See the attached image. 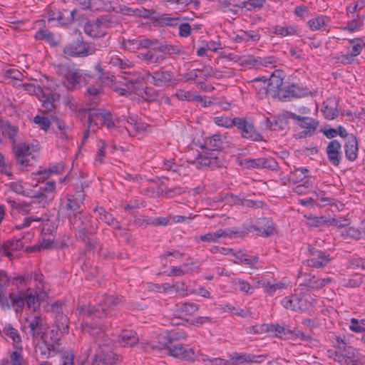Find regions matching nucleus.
I'll list each match as a JSON object with an SVG mask.
<instances>
[{"instance_id":"1","label":"nucleus","mask_w":365,"mask_h":365,"mask_svg":"<svg viewBox=\"0 0 365 365\" xmlns=\"http://www.w3.org/2000/svg\"><path fill=\"white\" fill-rule=\"evenodd\" d=\"M103 326L97 321L91 322L88 325V331L94 340L93 349H95L96 353L93 356V364L95 365H99L100 363L105 365H113L120 361V356L108 349L110 340L105 334Z\"/></svg>"},{"instance_id":"2","label":"nucleus","mask_w":365,"mask_h":365,"mask_svg":"<svg viewBox=\"0 0 365 365\" xmlns=\"http://www.w3.org/2000/svg\"><path fill=\"white\" fill-rule=\"evenodd\" d=\"M337 349L339 351L328 350V356L340 365H359L360 361L355 349L346 346L343 340L337 337Z\"/></svg>"},{"instance_id":"3","label":"nucleus","mask_w":365,"mask_h":365,"mask_svg":"<svg viewBox=\"0 0 365 365\" xmlns=\"http://www.w3.org/2000/svg\"><path fill=\"white\" fill-rule=\"evenodd\" d=\"M120 302V299L117 297L105 295L99 304L101 309L91 305H83L78 306L76 310L79 314L86 318H91L92 320H94L95 318L102 319L107 315L106 312L107 309L118 305Z\"/></svg>"},{"instance_id":"4","label":"nucleus","mask_w":365,"mask_h":365,"mask_svg":"<svg viewBox=\"0 0 365 365\" xmlns=\"http://www.w3.org/2000/svg\"><path fill=\"white\" fill-rule=\"evenodd\" d=\"M78 113L83 116L88 113V123L89 126L98 127L101 124L102 126H106L109 129L115 126L111 113L105 110L95 108H82L79 109Z\"/></svg>"},{"instance_id":"5","label":"nucleus","mask_w":365,"mask_h":365,"mask_svg":"<svg viewBox=\"0 0 365 365\" xmlns=\"http://www.w3.org/2000/svg\"><path fill=\"white\" fill-rule=\"evenodd\" d=\"M159 344L158 348H166L168 354L172 356L186 361L194 360L195 352L192 349H185L181 344L174 343L171 339H166L165 336H160Z\"/></svg>"},{"instance_id":"6","label":"nucleus","mask_w":365,"mask_h":365,"mask_svg":"<svg viewBox=\"0 0 365 365\" xmlns=\"http://www.w3.org/2000/svg\"><path fill=\"white\" fill-rule=\"evenodd\" d=\"M93 51L91 45L84 41L81 36L76 41L66 45L63 49V53L65 56L73 58L86 57L93 54Z\"/></svg>"},{"instance_id":"7","label":"nucleus","mask_w":365,"mask_h":365,"mask_svg":"<svg viewBox=\"0 0 365 365\" xmlns=\"http://www.w3.org/2000/svg\"><path fill=\"white\" fill-rule=\"evenodd\" d=\"M56 73L66 79L68 84V90H73L86 77L73 66L61 64L56 68Z\"/></svg>"},{"instance_id":"8","label":"nucleus","mask_w":365,"mask_h":365,"mask_svg":"<svg viewBox=\"0 0 365 365\" xmlns=\"http://www.w3.org/2000/svg\"><path fill=\"white\" fill-rule=\"evenodd\" d=\"M172 46L160 45L142 52L138 57L146 64H160L165 59V54L170 53Z\"/></svg>"},{"instance_id":"9","label":"nucleus","mask_w":365,"mask_h":365,"mask_svg":"<svg viewBox=\"0 0 365 365\" xmlns=\"http://www.w3.org/2000/svg\"><path fill=\"white\" fill-rule=\"evenodd\" d=\"M236 127L243 138L252 141H262V135L255 129L253 123L247 118L236 117L235 120Z\"/></svg>"},{"instance_id":"10","label":"nucleus","mask_w":365,"mask_h":365,"mask_svg":"<svg viewBox=\"0 0 365 365\" xmlns=\"http://www.w3.org/2000/svg\"><path fill=\"white\" fill-rule=\"evenodd\" d=\"M25 321L27 328L29 329V334L33 339L41 338L44 339L45 331L47 329L43 318L39 314H30L26 317Z\"/></svg>"},{"instance_id":"11","label":"nucleus","mask_w":365,"mask_h":365,"mask_svg":"<svg viewBox=\"0 0 365 365\" xmlns=\"http://www.w3.org/2000/svg\"><path fill=\"white\" fill-rule=\"evenodd\" d=\"M97 230L98 225L93 223L90 225L88 228L81 227V229L75 232L76 238L85 244L86 249L88 252H94L96 248V240L94 235Z\"/></svg>"},{"instance_id":"12","label":"nucleus","mask_w":365,"mask_h":365,"mask_svg":"<svg viewBox=\"0 0 365 365\" xmlns=\"http://www.w3.org/2000/svg\"><path fill=\"white\" fill-rule=\"evenodd\" d=\"M259 224H260V226L252 225L243 226L240 230H238L237 236L243 237L248 234L252 230L257 231L259 235L263 237H268L274 234V227L270 220L263 218Z\"/></svg>"},{"instance_id":"13","label":"nucleus","mask_w":365,"mask_h":365,"mask_svg":"<svg viewBox=\"0 0 365 365\" xmlns=\"http://www.w3.org/2000/svg\"><path fill=\"white\" fill-rule=\"evenodd\" d=\"M308 250L311 256V258L307 260L309 267L323 268L331 261L329 254L327 252L319 250L312 246H309Z\"/></svg>"},{"instance_id":"14","label":"nucleus","mask_w":365,"mask_h":365,"mask_svg":"<svg viewBox=\"0 0 365 365\" xmlns=\"http://www.w3.org/2000/svg\"><path fill=\"white\" fill-rule=\"evenodd\" d=\"M13 151L17 164L23 167L31 165L29 157L33 159L34 155H32V151L29 144L26 143H15L13 145Z\"/></svg>"},{"instance_id":"15","label":"nucleus","mask_w":365,"mask_h":365,"mask_svg":"<svg viewBox=\"0 0 365 365\" xmlns=\"http://www.w3.org/2000/svg\"><path fill=\"white\" fill-rule=\"evenodd\" d=\"M202 154L200 155L198 164L201 165L208 166L212 169L222 168L223 166V160L215 153L211 152L210 149L207 146H201Z\"/></svg>"},{"instance_id":"16","label":"nucleus","mask_w":365,"mask_h":365,"mask_svg":"<svg viewBox=\"0 0 365 365\" xmlns=\"http://www.w3.org/2000/svg\"><path fill=\"white\" fill-rule=\"evenodd\" d=\"M125 81V85L128 89H132L135 92L138 87L141 86L142 82L147 79L146 75H143L140 71L133 69L123 71L120 76Z\"/></svg>"},{"instance_id":"17","label":"nucleus","mask_w":365,"mask_h":365,"mask_svg":"<svg viewBox=\"0 0 365 365\" xmlns=\"http://www.w3.org/2000/svg\"><path fill=\"white\" fill-rule=\"evenodd\" d=\"M145 75L147 79H148V78H151L152 81L150 82L153 85L160 87L168 86L169 83L174 79L173 73L169 71H165L163 68H160L155 72L147 71H145Z\"/></svg>"},{"instance_id":"18","label":"nucleus","mask_w":365,"mask_h":365,"mask_svg":"<svg viewBox=\"0 0 365 365\" xmlns=\"http://www.w3.org/2000/svg\"><path fill=\"white\" fill-rule=\"evenodd\" d=\"M106 58L108 64L120 70V73L122 75L123 71L133 69L134 67V64L132 61H129L126 58L120 57L116 51L109 52Z\"/></svg>"},{"instance_id":"19","label":"nucleus","mask_w":365,"mask_h":365,"mask_svg":"<svg viewBox=\"0 0 365 365\" xmlns=\"http://www.w3.org/2000/svg\"><path fill=\"white\" fill-rule=\"evenodd\" d=\"M307 89L300 86L298 83H291L281 90L279 97L284 100L301 98L307 95Z\"/></svg>"},{"instance_id":"20","label":"nucleus","mask_w":365,"mask_h":365,"mask_svg":"<svg viewBox=\"0 0 365 365\" xmlns=\"http://www.w3.org/2000/svg\"><path fill=\"white\" fill-rule=\"evenodd\" d=\"M267 357V355H255L242 354H239L235 353L230 360L229 361L230 365H240L243 363H256L259 364L263 362Z\"/></svg>"},{"instance_id":"21","label":"nucleus","mask_w":365,"mask_h":365,"mask_svg":"<svg viewBox=\"0 0 365 365\" xmlns=\"http://www.w3.org/2000/svg\"><path fill=\"white\" fill-rule=\"evenodd\" d=\"M341 144L337 140H331L326 149L327 158L330 163L334 166H338L342 158L341 152Z\"/></svg>"},{"instance_id":"22","label":"nucleus","mask_w":365,"mask_h":365,"mask_svg":"<svg viewBox=\"0 0 365 365\" xmlns=\"http://www.w3.org/2000/svg\"><path fill=\"white\" fill-rule=\"evenodd\" d=\"M68 220L72 229L76 232L81 227H87L93 224L91 217L83 215L81 212H73V215L68 214Z\"/></svg>"},{"instance_id":"23","label":"nucleus","mask_w":365,"mask_h":365,"mask_svg":"<svg viewBox=\"0 0 365 365\" xmlns=\"http://www.w3.org/2000/svg\"><path fill=\"white\" fill-rule=\"evenodd\" d=\"M300 274L304 277V285L310 289H321L331 282L329 278L318 279L314 275L309 273L300 272Z\"/></svg>"},{"instance_id":"24","label":"nucleus","mask_w":365,"mask_h":365,"mask_svg":"<svg viewBox=\"0 0 365 365\" xmlns=\"http://www.w3.org/2000/svg\"><path fill=\"white\" fill-rule=\"evenodd\" d=\"M213 69L210 66H205L202 69H197L190 72L187 76V81H192L196 78H199L200 81L197 83L201 85V88H203V86L205 85L204 81L207 79V78L212 76Z\"/></svg>"},{"instance_id":"25","label":"nucleus","mask_w":365,"mask_h":365,"mask_svg":"<svg viewBox=\"0 0 365 365\" xmlns=\"http://www.w3.org/2000/svg\"><path fill=\"white\" fill-rule=\"evenodd\" d=\"M238 230L233 229L218 230L215 232H209L205 235L200 236V240L202 242H215L220 237H225L231 236L232 235H237Z\"/></svg>"},{"instance_id":"26","label":"nucleus","mask_w":365,"mask_h":365,"mask_svg":"<svg viewBox=\"0 0 365 365\" xmlns=\"http://www.w3.org/2000/svg\"><path fill=\"white\" fill-rule=\"evenodd\" d=\"M265 3V0H228L225 1V4L233 5L239 8H246L247 10L260 9Z\"/></svg>"},{"instance_id":"27","label":"nucleus","mask_w":365,"mask_h":365,"mask_svg":"<svg viewBox=\"0 0 365 365\" xmlns=\"http://www.w3.org/2000/svg\"><path fill=\"white\" fill-rule=\"evenodd\" d=\"M338 106L339 101L336 98L328 99L326 102H324L322 112L325 118L333 120L337 117L339 115Z\"/></svg>"},{"instance_id":"28","label":"nucleus","mask_w":365,"mask_h":365,"mask_svg":"<svg viewBox=\"0 0 365 365\" xmlns=\"http://www.w3.org/2000/svg\"><path fill=\"white\" fill-rule=\"evenodd\" d=\"M344 151L346 158L350 160L354 161L357 158L358 153V143L355 135L353 134L349 135L347 140L344 145Z\"/></svg>"},{"instance_id":"29","label":"nucleus","mask_w":365,"mask_h":365,"mask_svg":"<svg viewBox=\"0 0 365 365\" xmlns=\"http://www.w3.org/2000/svg\"><path fill=\"white\" fill-rule=\"evenodd\" d=\"M52 125L56 126L58 132H56V136L61 139L67 140L69 139L70 127L63 120L57 116H52Z\"/></svg>"},{"instance_id":"30","label":"nucleus","mask_w":365,"mask_h":365,"mask_svg":"<svg viewBox=\"0 0 365 365\" xmlns=\"http://www.w3.org/2000/svg\"><path fill=\"white\" fill-rule=\"evenodd\" d=\"M0 129L3 135L8 137L12 145L16 143L15 137L18 133V128L11 125L7 120H0Z\"/></svg>"},{"instance_id":"31","label":"nucleus","mask_w":365,"mask_h":365,"mask_svg":"<svg viewBox=\"0 0 365 365\" xmlns=\"http://www.w3.org/2000/svg\"><path fill=\"white\" fill-rule=\"evenodd\" d=\"M119 338V342L123 346H133L139 341L137 334L133 330L123 331Z\"/></svg>"},{"instance_id":"32","label":"nucleus","mask_w":365,"mask_h":365,"mask_svg":"<svg viewBox=\"0 0 365 365\" xmlns=\"http://www.w3.org/2000/svg\"><path fill=\"white\" fill-rule=\"evenodd\" d=\"M282 306L289 309L296 311L303 309V300L296 295L284 297L281 302Z\"/></svg>"},{"instance_id":"33","label":"nucleus","mask_w":365,"mask_h":365,"mask_svg":"<svg viewBox=\"0 0 365 365\" xmlns=\"http://www.w3.org/2000/svg\"><path fill=\"white\" fill-rule=\"evenodd\" d=\"M146 101H154L158 97V92L152 87L143 88L142 85L134 92Z\"/></svg>"},{"instance_id":"34","label":"nucleus","mask_w":365,"mask_h":365,"mask_svg":"<svg viewBox=\"0 0 365 365\" xmlns=\"http://www.w3.org/2000/svg\"><path fill=\"white\" fill-rule=\"evenodd\" d=\"M102 88L101 86H89L86 92V98L87 103L92 106L98 103L100 99Z\"/></svg>"},{"instance_id":"35","label":"nucleus","mask_w":365,"mask_h":365,"mask_svg":"<svg viewBox=\"0 0 365 365\" xmlns=\"http://www.w3.org/2000/svg\"><path fill=\"white\" fill-rule=\"evenodd\" d=\"M273 34L284 37L288 36H294L298 35L299 29L297 26H275L272 29Z\"/></svg>"},{"instance_id":"36","label":"nucleus","mask_w":365,"mask_h":365,"mask_svg":"<svg viewBox=\"0 0 365 365\" xmlns=\"http://www.w3.org/2000/svg\"><path fill=\"white\" fill-rule=\"evenodd\" d=\"M319 121L317 120L307 117V116H303L301 121L297 123V125L304 130H306L307 131H310L312 133L314 134L316 133V130L319 126Z\"/></svg>"},{"instance_id":"37","label":"nucleus","mask_w":365,"mask_h":365,"mask_svg":"<svg viewBox=\"0 0 365 365\" xmlns=\"http://www.w3.org/2000/svg\"><path fill=\"white\" fill-rule=\"evenodd\" d=\"M329 21V17L324 15L317 16L308 21L307 24L312 31L323 29Z\"/></svg>"},{"instance_id":"38","label":"nucleus","mask_w":365,"mask_h":365,"mask_svg":"<svg viewBox=\"0 0 365 365\" xmlns=\"http://www.w3.org/2000/svg\"><path fill=\"white\" fill-rule=\"evenodd\" d=\"M269 82L267 83V90L273 91L277 92L278 95L281 93V90L283 88V78L280 76L277 75L275 73H273L269 78Z\"/></svg>"},{"instance_id":"39","label":"nucleus","mask_w":365,"mask_h":365,"mask_svg":"<svg viewBox=\"0 0 365 365\" xmlns=\"http://www.w3.org/2000/svg\"><path fill=\"white\" fill-rule=\"evenodd\" d=\"M189 265H190L191 267L187 269H182L181 267H172L170 272L168 274V275L169 276H180V275H183L186 273H188L189 272H192L198 271V269H199L198 266L196 265V263L192 261H191L190 262H187V263H185L182 266V267H187Z\"/></svg>"},{"instance_id":"40","label":"nucleus","mask_w":365,"mask_h":365,"mask_svg":"<svg viewBox=\"0 0 365 365\" xmlns=\"http://www.w3.org/2000/svg\"><path fill=\"white\" fill-rule=\"evenodd\" d=\"M97 19L101 28H117L119 26L118 18L113 15H103Z\"/></svg>"},{"instance_id":"41","label":"nucleus","mask_w":365,"mask_h":365,"mask_svg":"<svg viewBox=\"0 0 365 365\" xmlns=\"http://www.w3.org/2000/svg\"><path fill=\"white\" fill-rule=\"evenodd\" d=\"M25 304L26 306L36 312V307H38V297L37 293L34 292L31 289L29 288L25 291Z\"/></svg>"},{"instance_id":"42","label":"nucleus","mask_w":365,"mask_h":365,"mask_svg":"<svg viewBox=\"0 0 365 365\" xmlns=\"http://www.w3.org/2000/svg\"><path fill=\"white\" fill-rule=\"evenodd\" d=\"M54 323L56 328L63 334H68L69 331V319L64 314L54 317Z\"/></svg>"},{"instance_id":"43","label":"nucleus","mask_w":365,"mask_h":365,"mask_svg":"<svg viewBox=\"0 0 365 365\" xmlns=\"http://www.w3.org/2000/svg\"><path fill=\"white\" fill-rule=\"evenodd\" d=\"M25 291H20L18 294L10 293L9 297L11 299V306L14 308L22 309L25 305Z\"/></svg>"},{"instance_id":"44","label":"nucleus","mask_w":365,"mask_h":365,"mask_svg":"<svg viewBox=\"0 0 365 365\" xmlns=\"http://www.w3.org/2000/svg\"><path fill=\"white\" fill-rule=\"evenodd\" d=\"M100 24L98 19L95 21H88L84 25V32L91 37H97L100 35Z\"/></svg>"},{"instance_id":"45","label":"nucleus","mask_w":365,"mask_h":365,"mask_svg":"<svg viewBox=\"0 0 365 365\" xmlns=\"http://www.w3.org/2000/svg\"><path fill=\"white\" fill-rule=\"evenodd\" d=\"M60 96L57 93H50L48 95H43V100L42 101V106L45 112L52 111L55 108L54 102L59 99Z\"/></svg>"},{"instance_id":"46","label":"nucleus","mask_w":365,"mask_h":365,"mask_svg":"<svg viewBox=\"0 0 365 365\" xmlns=\"http://www.w3.org/2000/svg\"><path fill=\"white\" fill-rule=\"evenodd\" d=\"M44 344L46 345V349L48 352V357L52 356V353L53 354H60L61 351H63L62 349L60 347V344L58 343V339L55 338L53 342H50L47 340L46 336L44 337V339H42Z\"/></svg>"},{"instance_id":"47","label":"nucleus","mask_w":365,"mask_h":365,"mask_svg":"<svg viewBox=\"0 0 365 365\" xmlns=\"http://www.w3.org/2000/svg\"><path fill=\"white\" fill-rule=\"evenodd\" d=\"M2 333L4 336L11 339L14 343L18 344L21 341V336L17 329L14 328L10 324H7L4 327Z\"/></svg>"},{"instance_id":"48","label":"nucleus","mask_w":365,"mask_h":365,"mask_svg":"<svg viewBox=\"0 0 365 365\" xmlns=\"http://www.w3.org/2000/svg\"><path fill=\"white\" fill-rule=\"evenodd\" d=\"M177 313H185L187 315H192L195 312H197L199 309L198 304L190 302V303H183L179 305H177Z\"/></svg>"},{"instance_id":"49","label":"nucleus","mask_w":365,"mask_h":365,"mask_svg":"<svg viewBox=\"0 0 365 365\" xmlns=\"http://www.w3.org/2000/svg\"><path fill=\"white\" fill-rule=\"evenodd\" d=\"M80 208L79 202L73 196H70L67 198L66 205L63 206V210L67 212L68 214L73 215V212H79Z\"/></svg>"},{"instance_id":"50","label":"nucleus","mask_w":365,"mask_h":365,"mask_svg":"<svg viewBox=\"0 0 365 365\" xmlns=\"http://www.w3.org/2000/svg\"><path fill=\"white\" fill-rule=\"evenodd\" d=\"M207 145L212 148V150H210L211 152L220 151L222 148L223 145L222 136L218 134L213 135L209 138L208 142H206L205 146L207 147Z\"/></svg>"},{"instance_id":"51","label":"nucleus","mask_w":365,"mask_h":365,"mask_svg":"<svg viewBox=\"0 0 365 365\" xmlns=\"http://www.w3.org/2000/svg\"><path fill=\"white\" fill-rule=\"evenodd\" d=\"M94 212L97 215V219L106 222L108 225L113 224V217L111 214L107 212L104 208L100 207L94 209Z\"/></svg>"},{"instance_id":"52","label":"nucleus","mask_w":365,"mask_h":365,"mask_svg":"<svg viewBox=\"0 0 365 365\" xmlns=\"http://www.w3.org/2000/svg\"><path fill=\"white\" fill-rule=\"evenodd\" d=\"M47 14L49 21L57 20L61 24H66L63 14L54 7L50 6L47 10Z\"/></svg>"},{"instance_id":"53","label":"nucleus","mask_w":365,"mask_h":365,"mask_svg":"<svg viewBox=\"0 0 365 365\" xmlns=\"http://www.w3.org/2000/svg\"><path fill=\"white\" fill-rule=\"evenodd\" d=\"M35 38L38 40H43L52 46L56 44L54 35L48 30H40L37 31Z\"/></svg>"},{"instance_id":"54","label":"nucleus","mask_w":365,"mask_h":365,"mask_svg":"<svg viewBox=\"0 0 365 365\" xmlns=\"http://www.w3.org/2000/svg\"><path fill=\"white\" fill-rule=\"evenodd\" d=\"M176 97L181 101H196V102H202V98L200 96H192L190 92L185 91L183 90L179 89L177 90L175 93Z\"/></svg>"},{"instance_id":"55","label":"nucleus","mask_w":365,"mask_h":365,"mask_svg":"<svg viewBox=\"0 0 365 365\" xmlns=\"http://www.w3.org/2000/svg\"><path fill=\"white\" fill-rule=\"evenodd\" d=\"M64 168L62 163H58L53 165L48 170H40L37 173V175L41 176V178L44 179L48 178L51 174H58L61 173Z\"/></svg>"},{"instance_id":"56","label":"nucleus","mask_w":365,"mask_h":365,"mask_svg":"<svg viewBox=\"0 0 365 365\" xmlns=\"http://www.w3.org/2000/svg\"><path fill=\"white\" fill-rule=\"evenodd\" d=\"M52 116L53 115H51V119H49L47 117L36 115L34 118V122L37 124L42 130L47 132L51 125L52 124Z\"/></svg>"},{"instance_id":"57","label":"nucleus","mask_w":365,"mask_h":365,"mask_svg":"<svg viewBox=\"0 0 365 365\" xmlns=\"http://www.w3.org/2000/svg\"><path fill=\"white\" fill-rule=\"evenodd\" d=\"M235 203L238 205L245 206L247 207H261L263 205L262 201H253L251 200H247L245 198H240L237 196L235 197V200H234Z\"/></svg>"},{"instance_id":"58","label":"nucleus","mask_w":365,"mask_h":365,"mask_svg":"<svg viewBox=\"0 0 365 365\" xmlns=\"http://www.w3.org/2000/svg\"><path fill=\"white\" fill-rule=\"evenodd\" d=\"M9 188L11 190H12L13 192H14L19 195H21L23 196H27V197L30 196V192H31V190H30V191L24 190L22 182L20 180L11 182L9 184Z\"/></svg>"},{"instance_id":"59","label":"nucleus","mask_w":365,"mask_h":365,"mask_svg":"<svg viewBox=\"0 0 365 365\" xmlns=\"http://www.w3.org/2000/svg\"><path fill=\"white\" fill-rule=\"evenodd\" d=\"M121 47L123 49L135 51L139 49V40L138 39H126L122 38Z\"/></svg>"},{"instance_id":"60","label":"nucleus","mask_w":365,"mask_h":365,"mask_svg":"<svg viewBox=\"0 0 365 365\" xmlns=\"http://www.w3.org/2000/svg\"><path fill=\"white\" fill-rule=\"evenodd\" d=\"M235 118L231 119L226 116H217L214 118V122L219 126L231 128L235 125Z\"/></svg>"},{"instance_id":"61","label":"nucleus","mask_w":365,"mask_h":365,"mask_svg":"<svg viewBox=\"0 0 365 365\" xmlns=\"http://www.w3.org/2000/svg\"><path fill=\"white\" fill-rule=\"evenodd\" d=\"M23 247V242L21 239L19 240H7L4 243L2 246V250H6V249H10V250H20Z\"/></svg>"},{"instance_id":"62","label":"nucleus","mask_w":365,"mask_h":365,"mask_svg":"<svg viewBox=\"0 0 365 365\" xmlns=\"http://www.w3.org/2000/svg\"><path fill=\"white\" fill-rule=\"evenodd\" d=\"M362 283V277L360 275H355L352 278L344 279L342 285L346 287H358Z\"/></svg>"},{"instance_id":"63","label":"nucleus","mask_w":365,"mask_h":365,"mask_svg":"<svg viewBox=\"0 0 365 365\" xmlns=\"http://www.w3.org/2000/svg\"><path fill=\"white\" fill-rule=\"evenodd\" d=\"M61 365H74V354L72 351H61Z\"/></svg>"},{"instance_id":"64","label":"nucleus","mask_w":365,"mask_h":365,"mask_svg":"<svg viewBox=\"0 0 365 365\" xmlns=\"http://www.w3.org/2000/svg\"><path fill=\"white\" fill-rule=\"evenodd\" d=\"M23 357L20 353L16 351H13L10 356V361H6L5 365H22Z\"/></svg>"}]
</instances>
